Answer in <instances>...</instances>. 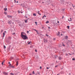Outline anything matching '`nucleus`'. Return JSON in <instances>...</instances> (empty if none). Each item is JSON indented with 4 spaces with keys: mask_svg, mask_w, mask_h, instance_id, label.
<instances>
[{
    "mask_svg": "<svg viewBox=\"0 0 75 75\" xmlns=\"http://www.w3.org/2000/svg\"><path fill=\"white\" fill-rule=\"evenodd\" d=\"M21 37L24 40H27V39H28V37L26 35H24L22 34V36H21Z\"/></svg>",
    "mask_w": 75,
    "mask_h": 75,
    "instance_id": "obj_1",
    "label": "nucleus"
},
{
    "mask_svg": "<svg viewBox=\"0 0 75 75\" xmlns=\"http://www.w3.org/2000/svg\"><path fill=\"white\" fill-rule=\"evenodd\" d=\"M60 1L61 4H64V1L63 0H60Z\"/></svg>",
    "mask_w": 75,
    "mask_h": 75,
    "instance_id": "obj_2",
    "label": "nucleus"
},
{
    "mask_svg": "<svg viewBox=\"0 0 75 75\" xmlns=\"http://www.w3.org/2000/svg\"><path fill=\"white\" fill-rule=\"evenodd\" d=\"M5 33H6V34L7 33L6 31H4V32L3 33V37H4V35H5Z\"/></svg>",
    "mask_w": 75,
    "mask_h": 75,
    "instance_id": "obj_3",
    "label": "nucleus"
},
{
    "mask_svg": "<svg viewBox=\"0 0 75 75\" xmlns=\"http://www.w3.org/2000/svg\"><path fill=\"white\" fill-rule=\"evenodd\" d=\"M21 36H22V34H23V35H27V34H26L25 33H24V32H21Z\"/></svg>",
    "mask_w": 75,
    "mask_h": 75,
    "instance_id": "obj_4",
    "label": "nucleus"
},
{
    "mask_svg": "<svg viewBox=\"0 0 75 75\" xmlns=\"http://www.w3.org/2000/svg\"><path fill=\"white\" fill-rule=\"evenodd\" d=\"M44 41L45 42H48V40L47 39H45V38L44 39Z\"/></svg>",
    "mask_w": 75,
    "mask_h": 75,
    "instance_id": "obj_5",
    "label": "nucleus"
},
{
    "mask_svg": "<svg viewBox=\"0 0 75 75\" xmlns=\"http://www.w3.org/2000/svg\"><path fill=\"white\" fill-rule=\"evenodd\" d=\"M3 74H5V75H8V73L5 72H4L3 73Z\"/></svg>",
    "mask_w": 75,
    "mask_h": 75,
    "instance_id": "obj_6",
    "label": "nucleus"
},
{
    "mask_svg": "<svg viewBox=\"0 0 75 75\" xmlns=\"http://www.w3.org/2000/svg\"><path fill=\"white\" fill-rule=\"evenodd\" d=\"M7 17H8V18H11V17H12L11 16H9V15H8L7 16Z\"/></svg>",
    "mask_w": 75,
    "mask_h": 75,
    "instance_id": "obj_7",
    "label": "nucleus"
},
{
    "mask_svg": "<svg viewBox=\"0 0 75 75\" xmlns=\"http://www.w3.org/2000/svg\"><path fill=\"white\" fill-rule=\"evenodd\" d=\"M8 24H11L12 22L11 21H9L8 22Z\"/></svg>",
    "mask_w": 75,
    "mask_h": 75,
    "instance_id": "obj_8",
    "label": "nucleus"
},
{
    "mask_svg": "<svg viewBox=\"0 0 75 75\" xmlns=\"http://www.w3.org/2000/svg\"><path fill=\"white\" fill-rule=\"evenodd\" d=\"M16 66H17V65H18V61H17L16 62Z\"/></svg>",
    "mask_w": 75,
    "mask_h": 75,
    "instance_id": "obj_9",
    "label": "nucleus"
},
{
    "mask_svg": "<svg viewBox=\"0 0 75 75\" xmlns=\"http://www.w3.org/2000/svg\"><path fill=\"white\" fill-rule=\"evenodd\" d=\"M35 58H38V56L36 55L35 56Z\"/></svg>",
    "mask_w": 75,
    "mask_h": 75,
    "instance_id": "obj_10",
    "label": "nucleus"
},
{
    "mask_svg": "<svg viewBox=\"0 0 75 75\" xmlns=\"http://www.w3.org/2000/svg\"><path fill=\"white\" fill-rule=\"evenodd\" d=\"M59 34H60V33L59 32H58V33H57V36H58V35H59Z\"/></svg>",
    "mask_w": 75,
    "mask_h": 75,
    "instance_id": "obj_11",
    "label": "nucleus"
},
{
    "mask_svg": "<svg viewBox=\"0 0 75 75\" xmlns=\"http://www.w3.org/2000/svg\"><path fill=\"white\" fill-rule=\"evenodd\" d=\"M31 42H29V41H28V44H31Z\"/></svg>",
    "mask_w": 75,
    "mask_h": 75,
    "instance_id": "obj_12",
    "label": "nucleus"
},
{
    "mask_svg": "<svg viewBox=\"0 0 75 75\" xmlns=\"http://www.w3.org/2000/svg\"><path fill=\"white\" fill-rule=\"evenodd\" d=\"M4 10L6 11H7V8H4Z\"/></svg>",
    "mask_w": 75,
    "mask_h": 75,
    "instance_id": "obj_13",
    "label": "nucleus"
},
{
    "mask_svg": "<svg viewBox=\"0 0 75 75\" xmlns=\"http://www.w3.org/2000/svg\"><path fill=\"white\" fill-rule=\"evenodd\" d=\"M65 39H66V40H67V38H68V36H66L65 37Z\"/></svg>",
    "mask_w": 75,
    "mask_h": 75,
    "instance_id": "obj_14",
    "label": "nucleus"
},
{
    "mask_svg": "<svg viewBox=\"0 0 75 75\" xmlns=\"http://www.w3.org/2000/svg\"><path fill=\"white\" fill-rule=\"evenodd\" d=\"M64 73V71H61L60 72V73H61L62 74H63Z\"/></svg>",
    "mask_w": 75,
    "mask_h": 75,
    "instance_id": "obj_15",
    "label": "nucleus"
},
{
    "mask_svg": "<svg viewBox=\"0 0 75 75\" xmlns=\"http://www.w3.org/2000/svg\"><path fill=\"white\" fill-rule=\"evenodd\" d=\"M10 47H11V45H10L9 46V47L8 48V50H10Z\"/></svg>",
    "mask_w": 75,
    "mask_h": 75,
    "instance_id": "obj_16",
    "label": "nucleus"
},
{
    "mask_svg": "<svg viewBox=\"0 0 75 75\" xmlns=\"http://www.w3.org/2000/svg\"><path fill=\"white\" fill-rule=\"evenodd\" d=\"M10 68H14V66H10L9 67Z\"/></svg>",
    "mask_w": 75,
    "mask_h": 75,
    "instance_id": "obj_17",
    "label": "nucleus"
},
{
    "mask_svg": "<svg viewBox=\"0 0 75 75\" xmlns=\"http://www.w3.org/2000/svg\"><path fill=\"white\" fill-rule=\"evenodd\" d=\"M33 16H36V13H33Z\"/></svg>",
    "mask_w": 75,
    "mask_h": 75,
    "instance_id": "obj_18",
    "label": "nucleus"
},
{
    "mask_svg": "<svg viewBox=\"0 0 75 75\" xmlns=\"http://www.w3.org/2000/svg\"><path fill=\"white\" fill-rule=\"evenodd\" d=\"M59 60H61L62 59V58L61 57H59Z\"/></svg>",
    "mask_w": 75,
    "mask_h": 75,
    "instance_id": "obj_19",
    "label": "nucleus"
},
{
    "mask_svg": "<svg viewBox=\"0 0 75 75\" xmlns=\"http://www.w3.org/2000/svg\"><path fill=\"white\" fill-rule=\"evenodd\" d=\"M46 24H48V23H49V21H47L46 22Z\"/></svg>",
    "mask_w": 75,
    "mask_h": 75,
    "instance_id": "obj_20",
    "label": "nucleus"
},
{
    "mask_svg": "<svg viewBox=\"0 0 75 75\" xmlns=\"http://www.w3.org/2000/svg\"><path fill=\"white\" fill-rule=\"evenodd\" d=\"M39 12H40V11H38V14L40 15H41V13H39Z\"/></svg>",
    "mask_w": 75,
    "mask_h": 75,
    "instance_id": "obj_21",
    "label": "nucleus"
},
{
    "mask_svg": "<svg viewBox=\"0 0 75 75\" xmlns=\"http://www.w3.org/2000/svg\"><path fill=\"white\" fill-rule=\"evenodd\" d=\"M24 21L25 23H27V20H25Z\"/></svg>",
    "mask_w": 75,
    "mask_h": 75,
    "instance_id": "obj_22",
    "label": "nucleus"
},
{
    "mask_svg": "<svg viewBox=\"0 0 75 75\" xmlns=\"http://www.w3.org/2000/svg\"><path fill=\"white\" fill-rule=\"evenodd\" d=\"M11 37H9L8 38V40H10V39H11Z\"/></svg>",
    "mask_w": 75,
    "mask_h": 75,
    "instance_id": "obj_23",
    "label": "nucleus"
},
{
    "mask_svg": "<svg viewBox=\"0 0 75 75\" xmlns=\"http://www.w3.org/2000/svg\"><path fill=\"white\" fill-rule=\"evenodd\" d=\"M37 74H38L39 75H40V73L38 71V72H37Z\"/></svg>",
    "mask_w": 75,
    "mask_h": 75,
    "instance_id": "obj_24",
    "label": "nucleus"
},
{
    "mask_svg": "<svg viewBox=\"0 0 75 75\" xmlns=\"http://www.w3.org/2000/svg\"><path fill=\"white\" fill-rule=\"evenodd\" d=\"M62 43L63 47H65V45H64V43H63V42H62Z\"/></svg>",
    "mask_w": 75,
    "mask_h": 75,
    "instance_id": "obj_25",
    "label": "nucleus"
},
{
    "mask_svg": "<svg viewBox=\"0 0 75 75\" xmlns=\"http://www.w3.org/2000/svg\"><path fill=\"white\" fill-rule=\"evenodd\" d=\"M3 30H1V33H3Z\"/></svg>",
    "mask_w": 75,
    "mask_h": 75,
    "instance_id": "obj_26",
    "label": "nucleus"
},
{
    "mask_svg": "<svg viewBox=\"0 0 75 75\" xmlns=\"http://www.w3.org/2000/svg\"><path fill=\"white\" fill-rule=\"evenodd\" d=\"M72 60H73V61H75V58H72Z\"/></svg>",
    "mask_w": 75,
    "mask_h": 75,
    "instance_id": "obj_27",
    "label": "nucleus"
},
{
    "mask_svg": "<svg viewBox=\"0 0 75 75\" xmlns=\"http://www.w3.org/2000/svg\"><path fill=\"white\" fill-rule=\"evenodd\" d=\"M67 28H68V29H69V26H67Z\"/></svg>",
    "mask_w": 75,
    "mask_h": 75,
    "instance_id": "obj_28",
    "label": "nucleus"
},
{
    "mask_svg": "<svg viewBox=\"0 0 75 75\" xmlns=\"http://www.w3.org/2000/svg\"><path fill=\"white\" fill-rule=\"evenodd\" d=\"M10 75H14V74H13V73H10Z\"/></svg>",
    "mask_w": 75,
    "mask_h": 75,
    "instance_id": "obj_29",
    "label": "nucleus"
},
{
    "mask_svg": "<svg viewBox=\"0 0 75 75\" xmlns=\"http://www.w3.org/2000/svg\"><path fill=\"white\" fill-rule=\"evenodd\" d=\"M46 36H47V37H48L49 35H47V34H46V35H45Z\"/></svg>",
    "mask_w": 75,
    "mask_h": 75,
    "instance_id": "obj_30",
    "label": "nucleus"
},
{
    "mask_svg": "<svg viewBox=\"0 0 75 75\" xmlns=\"http://www.w3.org/2000/svg\"><path fill=\"white\" fill-rule=\"evenodd\" d=\"M35 23L36 24V25H37V22H35Z\"/></svg>",
    "mask_w": 75,
    "mask_h": 75,
    "instance_id": "obj_31",
    "label": "nucleus"
},
{
    "mask_svg": "<svg viewBox=\"0 0 75 75\" xmlns=\"http://www.w3.org/2000/svg\"><path fill=\"white\" fill-rule=\"evenodd\" d=\"M32 74H35V73H34V71H33Z\"/></svg>",
    "mask_w": 75,
    "mask_h": 75,
    "instance_id": "obj_32",
    "label": "nucleus"
},
{
    "mask_svg": "<svg viewBox=\"0 0 75 75\" xmlns=\"http://www.w3.org/2000/svg\"><path fill=\"white\" fill-rule=\"evenodd\" d=\"M4 64V62H2L1 64H2V65H4V64Z\"/></svg>",
    "mask_w": 75,
    "mask_h": 75,
    "instance_id": "obj_33",
    "label": "nucleus"
},
{
    "mask_svg": "<svg viewBox=\"0 0 75 75\" xmlns=\"http://www.w3.org/2000/svg\"><path fill=\"white\" fill-rule=\"evenodd\" d=\"M4 48H6V46H4Z\"/></svg>",
    "mask_w": 75,
    "mask_h": 75,
    "instance_id": "obj_34",
    "label": "nucleus"
},
{
    "mask_svg": "<svg viewBox=\"0 0 75 75\" xmlns=\"http://www.w3.org/2000/svg\"><path fill=\"white\" fill-rule=\"evenodd\" d=\"M4 14H7V13H6V12H4Z\"/></svg>",
    "mask_w": 75,
    "mask_h": 75,
    "instance_id": "obj_35",
    "label": "nucleus"
},
{
    "mask_svg": "<svg viewBox=\"0 0 75 75\" xmlns=\"http://www.w3.org/2000/svg\"><path fill=\"white\" fill-rule=\"evenodd\" d=\"M42 68V67H40V69H41Z\"/></svg>",
    "mask_w": 75,
    "mask_h": 75,
    "instance_id": "obj_36",
    "label": "nucleus"
},
{
    "mask_svg": "<svg viewBox=\"0 0 75 75\" xmlns=\"http://www.w3.org/2000/svg\"><path fill=\"white\" fill-rule=\"evenodd\" d=\"M61 45H59V47H61Z\"/></svg>",
    "mask_w": 75,
    "mask_h": 75,
    "instance_id": "obj_37",
    "label": "nucleus"
},
{
    "mask_svg": "<svg viewBox=\"0 0 75 75\" xmlns=\"http://www.w3.org/2000/svg\"><path fill=\"white\" fill-rule=\"evenodd\" d=\"M68 21H71V20H70L69 19H68Z\"/></svg>",
    "mask_w": 75,
    "mask_h": 75,
    "instance_id": "obj_38",
    "label": "nucleus"
},
{
    "mask_svg": "<svg viewBox=\"0 0 75 75\" xmlns=\"http://www.w3.org/2000/svg\"><path fill=\"white\" fill-rule=\"evenodd\" d=\"M44 18V16H43V17H42V18L43 19V18Z\"/></svg>",
    "mask_w": 75,
    "mask_h": 75,
    "instance_id": "obj_39",
    "label": "nucleus"
},
{
    "mask_svg": "<svg viewBox=\"0 0 75 75\" xmlns=\"http://www.w3.org/2000/svg\"><path fill=\"white\" fill-rule=\"evenodd\" d=\"M70 21H72V20L71 19V18H70Z\"/></svg>",
    "mask_w": 75,
    "mask_h": 75,
    "instance_id": "obj_40",
    "label": "nucleus"
},
{
    "mask_svg": "<svg viewBox=\"0 0 75 75\" xmlns=\"http://www.w3.org/2000/svg\"><path fill=\"white\" fill-rule=\"evenodd\" d=\"M64 16H63L62 17V19H63L64 18Z\"/></svg>",
    "mask_w": 75,
    "mask_h": 75,
    "instance_id": "obj_41",
    "label": "nucleus"
},
{
    "mask_svg": "<svg viewBox=\"0 0 75 75\" xmlns=\"http://www.w3.org/2000/svg\"><path fill=\"white\" fill-rule=\"evenodd\" d=\"M35 52H37V50H35Z\"/></svg>",
    "mask_w": 75,
    "mask_h": 75,
    "instance_id": "obj_42",
    "label": "nucleus"
},
{
    "mask_svg": "<svg viewBox=\"0 0 75 75\" xmlns=\"http://www.w3.org/2000/svg\"><path fill=\"white\" fill-rule=\"evenodd\" d=\"M27 33H29V31H27Z\"/></svg>",
    "mask_w": 75,
    "mask_h": 75,
    "instance_id": "obj_43",
    "label": "nucleus"
},
{
    "mask_svg": "<svg viewBox=\"0 0 75 75\" xmlns=\"http://www.w3.org/2000/svg\"><path fill=\"white\" fill-rule=\"evenodd\" d=\"M68 54H66V56H68Z\"/></svg>",
    "mask_w": 75,
    "mask_h": 75,
    "instance_id": "obj_44",
    "label": "nucleus"
},
{
    "mask_svg": "<svg viewBox=\"0 0 75 75\" xmlns=\"http://www.w3.org/2000/svg\"><path fill=\"white\" fill-rule=\"evenodd\" d=\"M21 6H23V4H21Z\"/></svg>",
    "mask_w": 75,
    "mask_h": 75,
    "instance_id": "obj_45",
    "label": "nucleus"
},
{
    "mask_svg": "<svg viewBox=\"0 0 75 75\" xmlns=\"http://www.w3.org/2000/svg\"><path fill=\"white\" fill-rule=\"evenodd\" d=\"M20 11H18V13H20Z\"/></svg>",
    "mask_w": 75,
    "mask_h": 75,
    "instance_id": "obj_46",
    "label": "nucleus"
},
{
    "mask_svg": "<svg viewBox=\"0 0 75 75\" xmlns=\"http://www.w3.org/2000/svg\"><path fill=\"white\" fill-rule=\"evenodd\" d=\"M14 34H16V33H14L13 34V35H14Z\"/></svg>",
    "mask_w": 75,
    "mask_h": 75,
    "instance_id": "obj_47",
    "label": "nucleus"
},
{
    "mask_svg": "<svg viewBox=\"0 0 75 75\" xmlns=\"http://www.w3.org/2000/svg\"><path fill=\"white\" fill-rule=\"evenodd\" d=\"M9 66H11V64H9Z\"/></svg>",
    "mask_w": 75,
    "mask_h": 75,
    "instance_id": "obj_48",
    "label": "nucleus"
},
{
    "mask_svg": "<svg viewBox=\"0 0 75 75\" xmlns=\"http://www.w3.org/2000/svg\"><path fill=\"white\" fill-rule=\"evenodd\" d=\"M47 69H49L48 67H47Z\"/></svg>",
    "mask_w": 75,
    "mask_h": 75,
    "instance_id": "obj_49",
    "label": "nucleus"
},
{
    "mask_svg": "<svg viewBox=\"0 0 75 75\" xmlns=\"http://www.w3.org/2000/svg\"><path fill=\"white\" fill-rule=\"evenodd\" d=\"M8 64H10V62H8Z\"/></svg>",
    "mask_w": 75,
    "mask_h": 75,
    "instance_id": "obj_50",
    "label": "nucleus"
},
{
    "mask_svg": "<svg viewBox=\"0 0 75 75\" xmlns=\"http://www.w3.org/2000/svg\"><path fill=\"white\" fill-rule=\"evenodd\" d=\"M25 17H26V18H28L27 17L25 16Z\"/></svg>",
    "mask_w": 75,
    "mask_h": 75,
    "instance_id": "obj_51",
    "label": "nucleus"
},
{
    "mask_svg": "<svg viewBox=\"0 0 75 75\" xmlns=\"http://www.w3.org/2000/svg\"><path fill=\"white\" fill-rule=\"evenodd\" d=\"M54 40H55V38H54L53 39Z\"/></svg>",
    "mask_w": 75,
    "mask_h": 75,
    "instance_id": "obj_52",
    "label": "nucleus"
},
{
    "mask_svg": "<svg viewBox=\"0 0 75 75\" xmlns=\"http://www.w3.org/2000/svg\"><path fill=\"white\" fill-rule=\"evenodd\" d=\"M57 66H55V68H57Z\"/></svg>",
    "mask_w": 75,
    "mask_h": 75,
    "instance_id": "obj_53",
    "label": "nucleus"
},
{
    "mask_svg": "<svg viewBox=\"0 0 75 75\" xmlns=\"http://www.w3.org/2000/svg\"><path fill=\"white\" fill-rule=\"evenodd\" d=\"M16 3H18V1H17L16 2Z\"/></svg>",
    "mask_w": 75,
    "mask_h": 75,
    "instance_id": "obj_54",
    "label": "nucleus"
},
{
    "mask_svg": "<svg viewBox=\"0 0 75 75\" xmlns=\"http://www.w3.org/2000/svg\"><path fill=\"white\" fill-rule=\"evenodd\" d=\"M59 23V21H57V23Z\"/></svg>",
    "mask_w": 75,
    "mask_h": 75,
    "instance_id": "obj_55",
    "label": "nucleus"
},
{
    "mask_svg": "<svg viewBox=\"0 0 75 75\" xmlns=\"http://www.w3.org/2000/svg\"><path fill=\"white\" fill-rule=\"evenodd\" d=\"M44 28V27H42V29H43V28Z\"/></svg>",
    "mask_w": 75,
    "mask_h": 75,
    "instance_id": "obj_56",
    "label": "nucleus"
},
{
    "mask_svg": "<svg viewBox=\"0 0 75 75\" xmlns=\"http://www.w3.org/2000/svg\"><path fill=\"white\" fill-rule=\"evenodd\" d=\"M36 32H37V33H38V31L36 30Z\"/></svg>",
    "mask_w": 75,
    "mask_h": 75,
    "instance_id": "obj_57",
    "label": "nucleus"
},
{
    "mask_svg": "<svg viewBox=\"0 0 75 75\" xmlns=\"http://www.w3.org/2000/svg\"><path fill=\"white\" fill-rule=\"evenodd\" d=\"M34 30L35 31H36L37 30H35V29Z\"/></svg>",
    "mask_w": 75,
    "mask_h": 75,
    "instance_id": "obj_58",
    "label": "nucleus"
},
{
    "mask_svg": "<svg viewBox=\"0 0 75 75\" xmlns=\"http://www.w3.org/2000/svg\"><path fill=\"white\" fill-rule=\"evenodd\" d=\"M44 16L45 17H46V16L45 15H44Z\"/></svg>",
    "mask_w": 75,
    "mask_h": 75,
    "instance_id": "obj_59",
    "label": "nucleus"
},
{
    "mask_svg": "<svg viewBox=\"0 0 75 75\" xmlns=\"http://www.w3.org/2000/svg\"><path fill=\"white\" fill-rule=\"evenodd\" d=\"M48 28H49V29H50V27H48Z\"/></svg>",
    "mask_w": 75,
    "mask_h": 75,
    "instance_id": "obj_60",
    "label": "nucleus"
},
{
    "mask_svg": "<svg viewBox=\"0 0 75 75\" xmlns=\"http://www.w3.org/2000/svg\"><path fill=\"white\" fill-rule=\"evenodd\" d=\"M42 3H44V2H42Z\"/></svg>",
    "mask_w": 75,
    "mask_h": 75,
    "instance_id": "obj_61",
    "label": "nucleus"
},
{
    "mask_svg": "<svg viewBox=\"0 0 75 75\" xmlns=\"http://www.w3.org/2000/svg\"><path fill=\"white\" fill-rule=\"evenodd\" d=\"M69 55H71V54H70V53H69Z\"/></svg>",
    "mask_w": 75,
    "mask_h": 75,
    "instance_id": "obj_62",
    "label": "nucleus"
},
{
    "mask_svg": "<svg viewBox=\"0 0 75 75\" xmlns=\"http://www.w3.org/2000/svg\"><path fill=\"white\" fill-rule=\"evenodd\" d=\"M69 75H71V73H69Z\"/></svg>",
    "mask_w": 75,
    "mask_h": 75,
    "instance_id": "obj_63",
    "label": "nucleus"
},
{
    "mask_svg": "<svg viewBox=\"0 0 75 75\" xmlns=\"http://www.w3.org/2000/svg\"><path fill=\"white\" fill-rule=\"evenodd\" d=\"M61 35H63L62 34H61Z\"/></svg>",
    "mask_w": 75,
    "mask_h": 75,
    "instance_id": "obj_64",
    "label": "nucleus"
}]
</instances>
